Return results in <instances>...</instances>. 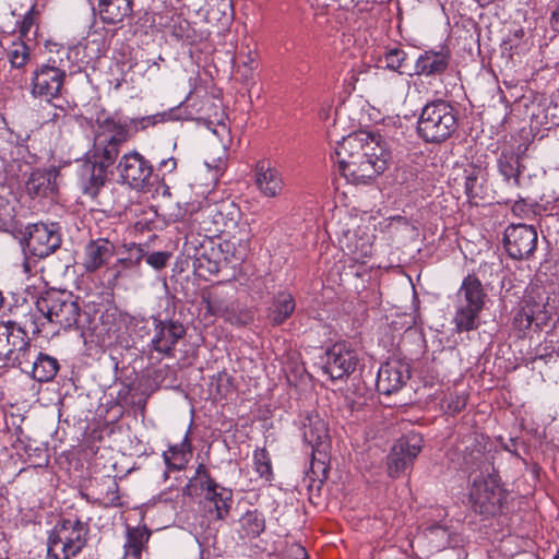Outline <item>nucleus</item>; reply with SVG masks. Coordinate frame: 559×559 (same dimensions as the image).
I'll return each mask as SVG.
<instances>
[{
    "label": "nucleus",
    "mask_w": 559,
    "mask_h": 559,
    "mask_svg": "<svg viewBox=\"0 0 559 559\" xmlns=\"http://www.w3.org/2000/svg\"><path fill=\"white\" fill-rule=\"evenodd\" d=\"M38 317L28 304L15 307L14 320L9 321V328H16L17 332L41 334L47 325L56 329L55 334L81 328L82 310L79 298L68 290L46 292L36 301Z\"/></svg>",
    "instance_id": "nucleus-1"
},
{
    "label": "nucleus",
    "mask_w": 559,
    "mask_h": 559,
    "mask_svg": "<svg viewBox=\"0 0 559 559\" xmlns=\"http://www.w3.org/2000/svg\"><path fill=\"white\" fill-rule=\"evenodd\" d=\"M93 146L87 158L106 168L112 166L121 152V147L132 138L127 119L99 114L94 123Z\"/></svg>",
    "instance_id": "nucleus-2"
},
{
    "label": "nucleus",
    "mask_w": 559,
    "mask_h": 559,
    "mask_svg": "<svg viewBox=\"0 0 559 559\" xmlns=\"http://www.w3.org/2000/svg\"><path fill=\"white\" fill-rule=\"evenodd\" d=\"M457 127V109L450 102L436 99L421 109L417 131L427 143H442L456 132Z\"/></svg>",
    "instance_id": "nucleus-3"
},
{
    "label": "nucleus",
    "mask_w": 559,
    "mask_h": 559,
    "mask_svg": "<svg viewBox=\"0 0 559 559\" xmlns=\"http://www.w3.org/2000/svg\"><path fill=\"white\" fill-rule=\"evenodd\" d=\"M364 148L365 151L354 157L338 162L337 169L348 182L366 183L382 174L388 167L390 154L381 145L380 135Z\"/></svg>",
    "instance_id": "nucleus-4"
},
{
    "label": "nucleus",
    "mask_w": 559,
    "mask_h": 559,
    "mask_svg": "<svg viewBox=\"0 0 559 559\" xmlns=\"http://www.w3.org/2000/svg\"><path fill=\"white\" fill-rule=\"evenodd\" d=\"M229 248V241L218 243L210 236L191 233L186 237L183 253L192 260L194 272L200 277L206 278L219 272L223 260L228 261Z\"/></svg>",
    "instance_id": "nucleus-5"
},
{
    "label": "nucleus",
    "mask_w": 559,
    "mask_h": 559,
    "mask_svg": "<svg viewBox=\"0 0 559 559\" xmlns=\"http://www.w3.org/2000/svg\"><path fill=\"white\" fill-rule=\"evenodd\" d=\"M456 297L457 305L453 321L457 332H469L478 329L479 316L487 299V293L480 280L475 274L465 276Z\"/></svg>",
    "instance_id": "nucleus-6"
},
{
    "label": "nucleus",
    "mask_w": 559,
    "mask_h": 559,
    "mask_svg": "<svg viewBox=\"0 0 559 559\" xmlns=\"http://www.w3.org/2000/svg\"><path fill=\"white\" fill-rule=\"evenodd\" d=\"M88 525L80 520L63 519L53 526L47 538L50 559H71L87 544Z\"/></svg>",
    "instance_id": "nucleus-7"
},
{
    "label": "nucleus",
    "mask_w": 559,
    "mask_h": 559,
    "mask_svg": "<svg viewBox=\"0 0 559 559\" xmlns=\"http://www.w3.org/2000/svg\"><path fill=\"white\" fill-rule=\"evenodd\" d=\"M507 496L508 492L493 468L486 477L475 479L469 492L474 511L485 516L500 513Z\"/></svg>",
    "instance_id": "nucleus-8"
},
{
    "label": "nucleus",
    "mask_w": 559,
    "mask_h": 559,
    "mask_svg": "<svg viewBox=\"0 0 559 559\" xmlns=\"http://www.w3.org/2000/svg\"><path fill=\"white\" fill-rule=\"evenodd\" d=\"M119 181L136 191L147 192L154 186L153 165L138 151L124 153L116 165Z\"/></svg>",
    "instance_id": "nucleus-9"
},
{
    "label": "nucleus",
    "mask_w": 559,
    "mask_h": 559,
    "mask_svg": "<svg viewBox=\"0 0 559 559\" xmlns=\"http://www.w3.org/2000/svg\"><path fill=\"white\" fill-rule=\"evenodd\" d=\"M62 59L50 58L47 63L36 69L32 78V94L50 102L59 96L66 79V69Z\"/></svg>",
    "instance_id": "nucleus-10"
},
{
    "label": "nucleus",
    "mask_w": 559,
    "mask_h": 559,
    "mask_svg": "<svg viewBox=\"0 0 559 559\" xmlns=\"http://www.w3.org/2000/svg\"><path fill=\"white\" fill-rule=\"evenodd\" d=\"M423 449L420 435L409 432L401 437L392 447L386 457L388 474L392 478L400 477L412 467Z\"/></svg>",
    "instance_id": "nucleus-11"
},
{
    "label": "nucleus",
    "mask_w": 559,
    "mask_h": 559,
    "mask_svg": "<svg viewBox=\"0 0 559 559\" xmlns=\"http://www.w3.org/2000/svg\"><path fill=\"white\" fill-rule=\"evenodd\" d=\"M503 245L510 258L530 259L537 247V231L526 224L510 225L504 231Z\"/></svg>",
    "instance_id": "nucleus-12"
},
{
    "label": "nucleus",
    "mask_w": 559,
    "mask_h": 559,
    "mask_svg": "<svg viewBox=\"0 0 559 559\" xmlns=\"http://www.w3.org/2000/svg\"><path fill=\"white\" fill-rule=\"evenodd\" d=\"M26 249L39 259L53 253L61 245V235L56 224L36 223L28 226Z\"/></svg>",
    "instance_id": "nucleus-13"
},
{
    "label": "nucleus",
    "mask_w": 559,
    "mask_h": 559,
    "mask_svg": "<svg viewBox=\"0 0 559 559\" xmlns=\"http://www.w3.org/2000/svg\"><path fill=\"white\" fill-rule=\"evenodd\" d=\"M411 377L408 364L400 359H390L379 368L377 390L380 394L391 395L400 391Z\"/></svg>",
    "instance_id": "nucleus-14"
},
{
    "label": "nucleus",
    "mask_w": 559,
    "mask_h": 559,
    "mask_svg": "<svg viewBox=\"0 0 559 559\" xmlns=\"http://www.w3.org/2000/svg\"><path fill=\"white\" fill-rule=\"evenodd\" d=\"M357 364L358 356L355 350L347 348L345 344H335L326 352L323 371L332 380H338L353 373Z\"/></svg>",
    "instance_id": "nucleus-15"
},
{
    "label": "nucleus",
    "mask_w": 559,
    "mask_h": 559,
    "mask_svg": "<svg viewBox=\"0 0 559 559\" xmlns=\"http://www.w3.org/2000/svg\"><path fill=\"white\" fill-rule=\"evenodd\" d=\"M185 335L186 328L182 323L174 320L154 319L152 347L166 356H173L178 341Z\"/></svg>",
    "instance_id": "nucleus-16"
},
{
    "label": "nucleus",
    "mask_w": 559,
    "mask_h": 559,
    "mask_svg": "<svg viewBox=\"0 0 559 559\" xmlns=\"http://www.w3.org/2000/svg\"><path fill=\"white\" fill-rule=\"evenodd\" d=\"M7 333L4 334L9 345L12 348L5 354L9 358L12 357L16 366L24 372H29L34 359H36V347L32 346L28 340L29 333L17 332L16 328H9L7 322Z\"/></svg>",
    "instance_id": "nucleus-17"
},
{
    "label": "nucleus",
    "mask_w": 559,
    "mask_h": 559,
    "mask_svg": "<svg viewBox=\"0 0 559 559\" xmlns=\"http://www.w3.org/2000/svg\"><path fill=\"white\" fill-rule=\"evenodd\" d=\"M450 61L451 53L449 49L425 50L415 62L413 75L426 78L441 76L448 70Z\"/></svg>",
    "instance_id": "nucleus-18"
},
{
    "label": "nucleus",
    "mask_w": 559,
    "mask_h": 559,
    "mask_svg": "<svg viewBox=\"0 0 559 559\" xmlns=\"http://www.w3.org/2000/svg\"><path fill=\"white\" fill-rule=\"evenodd\" d=\"M116 246L106 238L90 240L83 251L82 265L87 273H94L105 266L115 255Z\"/></svg>",
    "instance_id": "nucleus-19"
},
{
    "label": "nucleus",
    "mask_w": 559,
    "mask_h": 559,
    "mask_svg": "<svg viewBox=\"0 0 559 559\" xmlns=\"http://www.w3.org/2000/svg\"><path fill=\"white\" fill-rule=\"evenodd\" d=\"M106 167L98 165L88 158L81 165L79 173V186L84 195L95 199L107 182Z\"/></svg>",
    "instance_id": "nucleus-20"
},
{
    "label": "nucleus",
    "mask_w": 559,
    "mask_h": 559,
    "mask_svg": "<svg viewBox=\"0 0 559 559\" xmlns=\"http://www.w3.org/2000/svg\"><path fill=\"white\" fill-rule=\"evenodd\" d=\"M200 90L191 92L186 102L192 107H197V112L200 118L209 120L211 123H218L224 117L222 110V99L218 96H214L204 91L203 95H200Z\"/></svg>",
    "instance_id": "nucleus-21"
},
{
    "label": "nucleus",
    "mask_w": 559,
    "mask_h": 559,
    "mask_svg": "<svg viewBox=\"0 0 559 559\" xmlns=\"http://www.w3.org/2000/svg\"><path fill=\"white\" fill-rule=\"evenodd\" d=\"M134 0H98L97 12L107 25H117L133 14Z\"/></svg>",
    "instance_id": "nucleus-22"
},
{
    "label": "nucleus",
    "mask_w": 559,
    "mask_h": 559,
    "mask_svg": "<svg viewBox=\"0 0 559 559\" xmlns=\"http://www.w3.org/2000/svg\"><path fill=\"white\" fill-rule=\"evenodd\" d=\"M255 182L259 190L267 198H275L283 190L280 171L265 162H259L257 165Z\"/></svg>",
    "instance_id": "nucleus-23"
},
{
    "label": "nucleus",
    "mask_w": 559,
    "mask_h": 559,
    "mask_svg": "<svg viewBox=\"0 0 559 559\" xmlns=\"http://www.w3.org/2000/svg\"><path fill=\"white\" fill-rule=\"evenodd\" d=\"M484 436L469 430L457 444V450L463 454L466 468L475 469L480 467L484 457Z\"/></svg>",
    "instance_id": "nucleus-24"
},
{
    "label": "nucleus",
    "mask_w": 559,
    "mask_h": 559,
    "mask_svg": "<svg viewBox=\"0 0 559 559\" xmlns=\"http://www.w3.org/2000/svg\"><path fill=\"white\" fill-rule=\"evenodd\" d=\"M378 135L367 133V132H356L343 138L341 142L337 143L335 148V163L338 165L340 160L349 159V157H354L355 155L365 151L369 143L376 140Z\"/></svg>",
    "instance_id": "nucleus-25"
},
{
    "label": "nucleus",
    "mask_w": 559,
    "mask_h": 559,
    "mask_svg": "<svg viewBox=\"0 0 559 559\" xmlns=\"http://www.w3.org/2000/svg\"><path fill=\"white\" fill-rule=\"evenodd\" d=\"M56 190V175L52 171L34 170L26 181V191L32 198H48Z\"/></svg>",
    "instance_id": "nucleus-26"
},
{
    "label": "nucleus",
    "mask_w": 559,
    "mask_h": 559,
    "mask_svg": "<svg viewBox=\"0 0 559 559\" xmlns=\"http://www.w3.org/2000/svg\"><path fill=\"white\" fill-rule=\"evenodd\" d=\"M223 215L216 206L209 205L201 209L195 213L194 223L198 224V229L201 236H210L215 239L222 233L221 221Z\"/></svg>",
    "instance_id": "nucleus-27"
},
{
    "label": "nucleus",
    "mask_w": 559,
    "mask_h": 559,
    "mask_svg": "<svg viewBox=\"0 0 559 559\" xmlns=\"http://www.w3.org/2000/svg\"><path fill=\"white\" fill-rule=\"evenodd\" d=\"M192 455V443L189 437V431L186 432L183 440L170 445L167 451L163 453L164 461L168 469L181 471L186 468Z\"/></svg>",
    "instance_id": "nucleus-28"
},
{
    "label": "nucleus",
    "mask_w": 559,
    "mask_h": 559,
    "mask_svg": "<svg viewBox=\"0 0 559 559\" xmlns=\"http://www.w3.org/2000/svg\"><path fill=\"white\" fill-rule=\"evenodd\" d=\"M296 308L295 298L290 293L281 292L274 299L267 311V319L272 325H281L292 317Z\"/></svg>",
    "instance_id": "nucleus-29"
},
{
    "label": "nucleus",
    "mask_w": 559,
    "mask_h": 559,
    "mask_svg": "<svg viewBox=\"0 0 559 559\" xmlns=\"http://www.w3.org/2000/svg\"><path fill=\"white\" fill-rule=\"evenodd\" d=\"M150 536L151 532L145 526H128L122 559H141L142 551L146 546Z\"/></svg>",
    "instance_id": "nucleus-30"
},
{
    "label": "nucleus",
    "mask_w": 559,
    "mask_h": 559,
    "mask_svg": "<svg viewBox=\"0 0 559 559\" xmlns=\"http://www.w3.org/2000/svg\"><path fill=\"white\" fill-rule=\"evenodd\" d=\"M204 499L213 503L215 518L217 520H224L228 515L233 504V491L219 484H215V486L204 490Z\"/></svg>",
    "instance_id": "nucleus-31"
},
{
    "label": "nucleus",
    "mask_w": 559,
    "mask_h": 559,
    "mask_svg": "<svg viewBox=\"0 0 559 559\" xmlns=\"http://www.w3.org/2000/svg\"><path fill=\"white\" fill-rule=\"evenodd\" d=\"M59 370V362L56 358L38 353L29 370L32 378L38 382L52 381Z\"/></svg>",
    "instance_id": "nucleus-32"
},
{
    "label": "nucleus",
    "mask_w": 559,
    "mask_h": 559,
    "mask_svg": "<svg viewBox=\"0 0 559 559\" xmlns=\"http://www.w3.org/2000/svg\"><path fill=\"white\" fill-rule=\"evenodd\" d=\"M202 304L211 316H224L229 311L227 293L218 286H212L201 292Z\"/></svg>",
    "instance_id": "nucleus-33"
},
{
    "label": "nucleus",
    "mask_w": 559,
    "mask_h": 559,
    "mask_svg": "<svg viewBox=\"0 0 559 559\" xmlns=\"http://www.w3.org/2000/svg\"><path fill=\"white\" fill-rule=\"evenodd\" d=\"M239 523L241 537L255 538L265 530L264 515L258 510L247 511Z\"/></svg>",
    "instance_id": "nucleus-34"
},
{
    "label": "nucleus",
    "mask_w": 559,
    "mask_h": 559,
    "mask_svg": "<svg viewBox=\"0 0 559 559\" xmlns=\"http://www.w3.org/2000/svg\"><path fill=\"white\" fill-rule=\"evenodd\" d=\"M497 164L499 173L503 176L504 180L508 182L512 180L515 187H520V176L522 173L520 157L512 153L502 152Z\"/></svg>",
    "instance_id": "nucleus-35"
},
{
    "label": "nucleus",
    "mask_w": 559,
    "mask_h": 559,
    "mask_svg": "<svg viewBox=\"0 0 559 559\" xmlns=\"http://www.w3.org/2000/svg\"><path fill=\"white\" fill-rule=\"evenodd\" d=\"M7 58L12 68L22 69L31 59V49L23 38H14L7 47Z\"/></svg>",
    "instance_id": "nucleus-36"
},
{
    "label": "nucleus",
    "mask_w": 559,
    "mask_h": 559,
    "mask_svg": "<svg viewBox=\"0 0 559 559\" xmlns=\"http://www.w3.org/2000/svg\"><path fill=\"white\" fill-rule=\"evenodd\" d=\"M308 420L309 425H305L304 438L312 448H319L329 438L326 425L318 417L314 420L312 418Z\"/></svg>",
    "instance_id": "nucleus-37"
},
{
    "label": "nucleus",
    "mask_w": 559,
    "mask_h": 559,
    "mask_svg": "<svg viewBox=\"0 0 559 559\" xmlns=\"http://www.w3.org/2000/svg\"><path fill=\"white\" fill-rule=\"evenodd\" d=\"M97 485L100 487L98 499L105 507H119L121 506L120 496L118 493V484L114 477H103Z\"/></svg>",
    "instance_id": "nucleus-38"
},
{
    "label": "nucleus",
    "mask_w": 559,
    "mask_h": 559,
    "mask_svg": "<svg viewBox=\"0 0 559 559\" xmlns=\"http://www.w3.org/2000/svg\"><path fill=\"white\" fill-rule=\"evenodd\" d=\"M464 190L465 194L469 200H474L480 195L481 186L479 185V178L481 176V169L475 165H471L464 170Z\"/></svg>",
    "instance_id": "nucleus-39"
},
{
    "label": "nucleus",
    "mask_w": 559,
    "mask_h": 559,
    "mask_svg": "<svg viewBox=\"0 0 559 559\" xmlns=\"http://www.w3.org/2000/svg\"><path fill=\"white\" fill-rule=\"evenodd\" d=\"M254 468L260 477L271 480L273 476L270 453L266 449H257L253 453Z\"/></svg>",
    "instance_id": "nucleus-40"
},
{
    "label": "nucleus",
    "mask_w": 559,
    "mask_h": 559,
    "mask_svg": "<svg viewBox=\"0 0 559 559\" xmlns=\"http://www.w3.org/2000/svg\"><path fill=\"white\" fill-rule=\"evenodd\" d=\"M407 59V53L397 47L389 48L384 52L385 66L388 69L404 74L403 66Z\"/></svg>",
    "instance_id": "nucleus-41"
},
{
    "label": "nucleus",
    "mask_w": 559,
    "mask_h": 559,
    "mask_svg": "<svg viewBox=\"0 0 559 559\" xmlns=\"http://www.w3.org/2000/svg\"><path fill=\"white\" fill-rule=\"evenodd\" d=\"M168 114L162 112L151 116H145L141 118H134L127 120V122L130 124L132 136L140 130H145L150 126H155L158 122H164L167 120Z\"/></svg>",
    "instance_id": "nucleus-42"
},
{
    "label": "nucleus",
    "mask_w": 559,
    "mask_h": 559,
    "mask_svg": "<svg viewBox=\"0 0 559 559\" xmlns=\"http://www.w3.org/2000/svg\"><path fill=\"white\" fill-rule=\"evenodd\" d=\"M239 62L242 67L247 68L243 74L246 80L252 79L253 71L258 68L257 51L247 47V51L242 48L238 52Z\"/></svg>",
    "instance_id": "nucleus-43"
},
{
    "label": "nucleus",
    "mask_w": 559,
    "mask_h": 559,
    "mask_svg": "<svg viewBox=\"0 0 559 559\" xmlns=\"http://www.w3.org/2000/svg\"><path fill=\"white\" fill-rule=\"evenodd\" d=\"M34 26H37V12L32 8L22 19L19 24V37L29 40V33ZM37 28L34 31V37L37 34Z\"/></svg>",
    "instance_id": "nucleus-44"
},
{
    "label": "nucleus",
    "mask_w": 559,
    "mask_h": 559,
    "mask_svg": "<svg viewBox=\"0 0 559 559\" xmlns=\"http://www.w3.org/2000/svg\"><path fill=\"white\" fill-rule=\"evenodd\" d=\"M444 403L445 409L449 414H459L465 408L467 404V396L465 394L451 392L445 396Z\"/></svg>",
    "instance_id": "nucleus-45"
},
{
    "label": "nucleus",
    "mask_w": 559,
    "mask_h": 559,
    "mask_svg": "<svg viewBox=\"0 0 559 559\" xmlns=\"http://www.w3.org/2000/svg\"><path fill=\"white\" fill-rule=\"evenodd\" d=\"M170 258V253L165 251H156L153 253H150L146 257V263L150 264L152 267L156 270H162L166 266L168 260Z\"/></svg>",
    "instance_id": "nucleus-46"
},
{
    "label": "nucleus",
    "mask_w": 559,
    "mask_h": 559,
    "mask_svg": "<svg viewBox=\"0 0 559 559\" xmlns=\"http://www.w3.org/2000/svg\"><path fill=\"white\" fill-rule=\"evenodd\" d=\"M533 320V314L522 309L515 313L513 318V326L520 331H525L532 326Z\"/></svg>",
    "instance_id": "nucleus-47"
},
{
    "label": "nucleus",
    "mask_w": 559,
    "mask_h": 559,
    "mask_svg": "<svg viewBox=\"0 0 559 559\" xmlns=\"http://www.w3.org/2000/svg\"><path fill=\"white\" fill-rule=\"evenodd\" d=\"M195 478L200 479L201 488L203 490L217 484L210 475V472L205 464L201 463L198 465L195 471Z\"/></svg>",
    "instance_id": "nucleus-48"
},
{
    "label": "nucleus",
    "mask_w": 559,
    "mask_h": 559,
    "mask_svg": "<svg viewBox=\"0 0 559 559\" xmlns=\"http://www.w3.org/2000/svg\"><path fill=\"white\" fill-rule=\"evenodd\" d=\"M134 250H135L134 259L131 257L118 259L117 265L119 264V266H121L124 270L139 266L140 262L143 258V250L141 247H138V246L134 247Z\"/></svg>",
    "instance_id": "nucleus-49"
},
{
    "label": "nucleus",
    "mask_w": 559,
    "mask_h": 559,
    "mask_svg": "<svg viewBox=\"0 0 559 559\" xmlns=\"http://www.w3.org/2000/svg\"><path fill=\"white\" fill-rule=\"evenodd\" d=\"M286 559H308V554L299 544L290 545L286 550Z\"/></svg>",
    "instance_id": "nucleus-50"
},
{
    "label": "nucleus",
    "mask_w": 559,
    "mask_h": 559,
    "mask_svg": "<svg viewBox=\"0 0 559 559\" xmlns=\"http://www.w3.org/2000/svg\"><path fill=\"white\" fill-rule=\"evenodd\" d=\"M67 117V109L62 106H55L53 112L51 114L49 121L53 123L63 122Z\"/></svg>",
    "instance_id": "nucleus-51"
},
{
    "label": "nucleus",
    "mask_w": 559,
    "mask_h": 559,
    "mask_svg": "<svg viewBox=\"0 0 559 559\" xmlns=\"http://www.w3.org/2000/svg\"><path fill=\"white\" fill-rule=\"evenodd\" d=\"M176 168H177V159L174 158V157H169V158L163 159L159 163V169L160 170H165L168 174L174 173L176 170Z\"/></svg>",
    "instance_id": "nucleus-52"
},
{
    "label": "nucleus",
    "mask_w": 559,
    "mask_h": 559,
    "mask_svg": "<svg viewBox=\"0 0 559 559\" xmlns=\"http://www.w3.org/2000/svg\"><path fill=\"white\" fill-rule=\"evenodd\" d=\"M519 443L518 439H510L508 443L503 444V449L510 453H512L515 457L522 459L518 453L516 445Z\"/></svg>",
    "instance_id": "nucleus-53"
},
{
    "label": "nucleus",
    "mask_w": 559,
    "mask_h": 559,
    "mask_svg": "<svg viewBox=\"0 0 559 559\" xmlns=\"http://www.w3.org/2000/svg\"><path fill=\"white\" fill-rule=\"evenodd\" d=\"M550 25L554 31L559 33V4L555 9L550 17Z\"/></svg>",
    "instance_id": "nucleus-54"
},
{
    "label": "nucleus",
    "mask_w": 559,
    "mask_h": 559,
    "mask_svg": "<svg viewBox=\"0 0 559 559\" xmlns=\"http://www.w3.org/2000/svg\"><path fill=\"white\" fill-rule=\"evenodd\" d=\"M406 174H407L408 176H405V178H403V180H402L401 182H402V183H407V187H408V188H414V187H415V185H414V183H412L411 181H416V179H417L416 175H415L413 171H408V173H407V171H405V170H403V171H402V176H403V175H406Z\"/></svg>",
    "instance_id": "nucleus-55"
},
{
    "label": "nucleus",
    "mask_w": 559,
    "mask_h": 559,
    "mask_svg": "<svg viewBox=\"0 0 559 559\" xmlns=\"http://www.w3.org/2000/svg\"><path fill=\"white\" fill-rule=\"evenodd\" d=\"M427 531H428L430 534H433V533H436V532H438V531H442L443 533H447V530H445L443 526L439 525V524H437V525H431V526L427 527Z\"/></svg>",
    "instance_id": "nucleus-56"
},
{
    "label": "nucleus",
    "mask_w": 559,
    "mask_h": 559,
    "mask_svg": "<svg viewBox=\"0 0 559 559\" xmlns=\"http://www.w3.org/2000/svg\"><path fill=\"white\" fill-rule=\"evenodd\" d=\"M480 7H486L492 3L495 0H475Z\"/></svg>",
    "instance_id": "nucleus-57"
},
{
    "label": "nucleus",
    "mask_w": 559,
    "mask_h": 559,
    "mask_svg": "<svg viewBox=\"0 0 559 559\" xmlns=\"http://www.w3.org/2000/svg\"><path fill=\"white\" fill-rule=\"evenodd\" d=\"M189 490H190V484H188V485L185 487L183 492H185V493H188V495H191V493L189 492Z\"/></svg>",
    "instance_id": "nucleus-58"
},
{
    "label": "nucleus",
    "mask_w": 559,
    "mask_h": 559,
    "mask_svg": "<svg viewBox=\"0 0 559 559\" xmlns=\"http://www.w3.org/2000/svg\"><path fill=\"white\" fill-rule=\"evenodd\" d=\"M2 302H3V297H2V293L0 292V307L2 306Z\"/></svg>",
    "instance_id": "nucleus-59"
},
{
    "label": "nucleus",
    "mask_w": 559,
    "mask_h": 559,
    "mask_svg": "<svg viewBox=\"0 0 559 559\" xmlns=\"http://www.w3.org/2000/svg\"><path fill=\"white\" fill-rule=\"evenodd\" d=\"M554 559H559V550L557 551V554L555 555Z\"/></svg>",
    "instance_id": "nucleus-60"
}]
</instances>
